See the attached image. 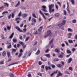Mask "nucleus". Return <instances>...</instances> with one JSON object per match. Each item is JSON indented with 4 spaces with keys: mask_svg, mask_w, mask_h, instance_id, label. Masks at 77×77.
<instances>
[{
    "mask_svg": "<svg viewBox=\"0 0 77 77\" xmlns=\"http://www.w3.org/2000/svg\"><path fill=\"white\" fill-rule=\"evenodd\" d=\"M62 26L61 24L59 23L56 26V28L57 29H59Z\"/></svg>",
    "mask_w": 77,
    "mask_h": 77,
    "instance_id": "0eeeda50",
    "label": "nucleus"
},
{
    "mask_svg": "<svg viewBox=\"0 0 77 77\" xmlns=\"http://www.w3.org/2000/svg\"><path fill=\"white\" fill-rule=\"evenodd\" d=\"M7 54L8 57L11 56V53H10V52H9L8 51H7Z\"/></svg>",
    "mask_w": 77,
    "mask_h": 77,
    "instance_id": "dca6fc26",
    "label": "nucleus"
},
{
    "mask_svg": "<svg viewBox=\"0 0 77 77\" xmlns=\"http://www.w3.org/2000/svg\"><path fill=\"white\" fill-rule=\"evenodd\" d=\"M38 75H40V76H42V73H38Z\"/></svg>",
    "mask_w": 77,
    "mask_h": 77,
    "instance_id": "69168bd1",
    "label": "nucleus"
},
{
    "mask_svg": "<svg viewBox=\"0 0 77 77\" xmlns=\"http://www.w3.org/2000/svg\"><path fill=\"white\" fill-rule=\"evenodd\" d=\"M55 73V72H54L52 73V74H51V76H53L54 74Z\"/></svg>",
    "mask_w": 77,
    "mask_h": 77,
    "instance_id": "052dcab7",
    "label": "nucleus"
},
{
    "mask_svg": "<svg viewBox=\"0 0 77 77\" xmlns=\"http://www.w3.org/2000/svg\"><path fill=\"white\" fill-rule=\"evenodd\" d=\"M4 63V62L3 61H0V65H3Z\"/></svg>",
    "mask_w": 77,
    "mask_h": 77,
    "instance_id": "a18cd8bd",
    "label": "nucleus"
},
{
    "mask_svg": "<svg viewBox=\"0 0 77 77\" xmlns=\"http://www.w3.org/2000/svg\"><path fill=\"white\" fill-rule=\"evenodd\" d=\"M69 69L70 70H71V71H72V67H69Z\"/></svg>",
    "mask_w": 77,
    "mask_h": 77,
    "instance_id": "de8ad7c7",
    "label": "nucleus"
},
{
    "mask_svg": "<svg viewBox=\"0 0 77 77\" xmlns=\"http://www.w3.org/2000/svg\"><path fill=\"white\" fill-rule=\"evenodd\" d=\"M13 41L15 43V42H17V39H16L14 38L13 39Z\"/></svg>",
    "mask_w": 77,
    "mask_h": 77,
    "instance_id": "c756f323",
    "label": "nucleus"
},
{
    "mask_svg": "<svg viewBox=\"0 0 77 77\" xmlns=\"http://www.w3.org/2000/svg\"><path fill=\"white\" fill-rule=\"evenodd\" d=\"M51 66H52V68H55V66L54 65H52Z\"/></svg>",
    "mask_w": 77,
    "mask_h": 77,
    "instance_id": "0e129e2a",
    "label": "nucleus"
},
{
    "mask_svg": "<svg viewBox=\"0 0 77 77\" xmlns=\"http://www.w3.org/2000/svg\"><path fill=\"white\" fill-rule=\"evenodd\" d=\"M10 76L11 77H14V75L12 73L10 74Z\"/></svg>",
    "mask_w": 77,
    "mask_h": 77,
    "instance_id": "603ef678",
    "label": "nucleus"
},
{
    "mask_svg": "<svg viewBox=\"0 0 77 77\" xmlns=\"http://www.w3.org/2000/svg\"><path fill=\"white\" fill-rule=\"evenodd\" d=\"M59 15L60 14H59V13H56L55 14V16L57 17L59 16Z\"/></svg>",
    "mask_w": 77,
    "mask_h": 77,
    "instance_id": "473e14b6",
    "label": "nucleus"
},
{
    "mask_svg": "<svg viewBox=\"0 0 77 77\" xmlns=\"http://www.w3.org/2000/svg\"><path fill=\"white\" fill-rule=\"evenodd\" d=\"M75 49L74 48L72 49V51L73 52H74V51H75Z\"/></svg>",
    "mask_w": 77,
    "mask_h": 77,
    "instance_id": "680f3d73",
    "label": "nucleus"
},
{
    "mask_svg": "<svg viewBox=\"0 0 77 77\" xmlns=\"http://www.w3.org/2000/svg\"><path fill=\"white\" fill-rule=\"evenodd\" d=\"M15 29H16L18 30V31H19V32H23V31H22L21 29H20V28H19V27H18V26H16Z\"/></svg>",
    "mask_w": 77,
    "mask_h": 77,
    "instance_id": "39448f33",
    "label": "nucleus"
},
{
    "mask_svg": "<svg viewBox=\"0 0 77 77\" xmlns=\"http://www.w3.org/2000/svg\"><path fill=\"white\" fill-rule=\"evenodd\" d=\"M54 51L55 52H56V53H59L60 52V51L59 50V49L56 48L54 50Z\"/></svg>",
    "mask_w": 77,
    "mask_h": 77,
    "instance_id": "aec40b11",
    "label": "nucleus"
},
{
    "mask_svg": "<svg viewBox=\"0 0 77 77\" xmlns=\"http://www.w3.org/2000/svg\"><path fill=\"white\" fill-rule=\"evenodd\" d=\"M40 53V51H39V50H38L37 52L35 53V54L36 55H38V54H39V53Z\"/></svg>",
    "mask_w": 77,
    "mask_h": 77,
    "instance_id": "2f4dec72",
    "label": "nucleus"
},
{
    "mask_svg": "<svg viewBox=\"0 0 77 77\" xmlns=\"http://www.w3.org/2000/svg\"><path fill=\"white\" fill-rule=\"evenodd\" d=\"M72 58H69L67 62L68 63H70L71 62V61H72Z\"/></svg>",
    "mask_w": 77,
    "mask_h": 77,
    "instance_id": "ddd939ff",
    "label": "nucleus"
},
{
    "mask_svg": "<svg viewBox=\"0 0 77 77\" xmlns=\"http://www.w3.org/2000/svg\"><path fill=\"white\" fill-rule=\"evenodd\" d=\"M29 37H26V39L25 41L26 42V41H27L29 40Z\"/></svg>",
    "mask_w": 77,
    "mask_h": 77,
    "instance_id": "37998d69",
    "label": "nucleus"
},
{
    "mask_svg": "<svg viewBox=\"0 0 77 77\" xmlns=\"http://www.w3.org/2000/svg\"><path fill=\"white\" fill-rule=\"evenodd\" d=\"M63 12H64V15H66V11L65 10H63Z\"/></svg>",
    "mask_w": 77,
    "mask_h": 77,
    "instance_id": "4c0bfd02",
    "label": "nucleus"
},
{
    "mask_svg": "<svg viewBox=\"0 0 77 77\" xmlns=\"http://www.w3.org/2000/svg\"><path fill=\"white\" fill-rule=\"evenodd\" d=\"M67 12L69 14H70L71 13V11L69 10V3L68 2H67Z\"/></svg>",
    "mask_w": 77,
    "mask_h": 77,
    "instance_id": "7ed1b4c3",
    "label": "nucleus"
},
{
    "mask_svg": "<svg viewBox=\"0 0 77 77\" xmlns=\"http://www.w3.org/2000/svg\"><path fill=\"white\" fill-rule=\"evenodd\" d=\"M14 33L13 32L12 33V34H11V35L10 36L9 38L10 39H12V38H13V36H14Z\"/></svg>",
    "mask_w": 77,
    "mask_h": 77,
    "instance_id": "6ab92c4d",
    "label": "nucleus"
},
{
    "mask_svg": "<svg viewBox=\"0 0 77 77\" xmlns=\"http://www.w3.org/2000/svg\"><path fill=\"white\" fill-rule=\"evenodd\" d=\"M45 69L46 71H48V70L49 69V70H51V68L49 66H45Z\"/></svg>",
    "mask_w": 77,
    "mask_h": 77,
    "instance_id": "1a4fd4ad",
    "label": "nucleus"
},
{
    "mask_svg": "<svg viewBox=\"0 0 77 77\" xmlns=\"http://www.w3.org/2000/svg\"><path fill=\"white\" fill-rule=\"evenodd\" d=\"M15 29H16L18 30V31H19V32H23V31H22L21 29H20V28H19V27H18V26H16Z\"/></svg>",
    "mask_w": 77,
    "mask_h": 77,
    "instance_id": "423d86ee",
    "label": "nucleus"
},
{
    "mask_svg": "<svg viewBox=\"0 0 77 77\" xmlns=\"http://www.w3.org/2000/svg\"><path fill=\"white\" fill-rule=\"evenodd\" d=\"M38 64L39 65H42V62L41 61H40L38 62Z\"/></svg>",
    "mask_w": 77,
    "mask_h": 77,
    "instance_id": "13d9d810",
    "label": "nucleus"
},
{
    "mask_svg": "<svg viewBox=\"0 0 77 77\" xmlns=\"http://www.w3.org/2000/svg\"><path fill=\"white\" fill-rule=\"evenodd\" d=\"M21 12H20L19 13L18 16L19 17H21Z\"/></svg>",
    "mask_w": 77,
    "mask_h": 77,
    "instance_id": "3c124183",
    "label": "nucleus"
},
{
    "mask_svg": "<svg viewBox=\"0 0 77 77\" xmlns=\"http://www.w3.org/2000/svg\"><path fill=\"white\" fill-rule=\"evenodd\" d=\"M65 43L66 44V45H67V46H69V45L68 44V42L66 41L65 42Z\"/></svg>",
    "mask_w": 77,
    "mask_h": 77,
    "instance_id": "79ce46f5",
    "label": "nucleus"
},
{
    "mask_svg": "<svg viewBox=\"0 0 77 77\" xmlns=\"http://www.w3.org/2000/svg\"><path fill=\"white\" fill-rule=\"evenodd\" d=\"M19 43H20V44H21V45H22L23 48H25L26 47V45H24V43H23V42H19Z\"/></svg>",
    "mask_w": 77,
    "mask_h": 77,
    "instance_id": "6e6552de",
    "label": "nucleus"
},
{
    "mask_svg": "<svg viewBox=\"0 0 77 77\" xmlns=\"http://www.w3.org/2000/svg\"><path fill=\"white\" fill-rule=\"evenodd\" d=\"M44 14L45 15H46L47 16H48V17H49V16H50L49 13H44Z\"/></svg>",
    "mask_w": 77,
    "mask_h": 77,
    "instance_id": "8fccbe9b",
    "label": "nucleus"
},
{
    "mask_svg": "<svg viewBox=\"0 0 77 77\" xmlns=\"http://www.w3.org/2000/svg\"><path fill=\"white\" fill-rule=\"evenodd\" d=\"M31 21L32 22H34V23H35L36 22V19H35L34 18H32Z\"/></svg>",
    "mask_w": 77,
    "mask_h": 77,
    "instance_id": "2eb2a0df",
    "label": "nucleus"
},
{
    "mask_svg": "<svg viewBox=\"0 0 77 77\" xmlns=\"http://www.w3.org/2000/svg\"><path fill=\"white\" fill-rule=\"evenodd\" d=\"M8 44H9L10 45L7 47V48H11V43H8Z\"/></svg>",
    "mask_w": 77,
    "mask_h": 77,
    "instance_id": "b1692460",
    "label": "nucleus"
},
{
    "mask_svg": "<svg viewBox=\"0 0 77 77\" xmlns=\"http://www.w3.org/2000/svg\"><path fill=\"white\" fill-rule=\"evenodd\" d=\"M32 15L33 17L34 18H36L37 17L36 16V15H35V14L33 13L32 14Z\"/></svg>",
    "mask_w": 77,
    "mask_h": 77,
    "instance_id": "58836bf2",
    "label": "nucleus"
},
{
    "mask_svg": "<svg viewBox=\"0 0 77 77\" xmlns=\"http://www.w3.org/2000/svg\"><path fill=\"white\" fill-rule=\"evenodd\" d=\"M28 15L27 14H22V16L23 18H26V17H27Z\"/></svg>",
    "mask_w": 77,
    "mask_h": 77,
    "instance_id": "9b49d317",
    "label": "nucleus"
},
{
    "mask_svg": "<svg viewBox=\"0 0 77 77\" xmlns=\"http://www.w3.org/2000/svg\"><path fill=\"white\" fill-rule=\"evenodd\" d=\"M4 5H5V6H6L7 7H9V4H8V3H5Z\"/></svg>",
    "mask_w": 77,
    "mask_h": 77,
    "instance_id": "c85d7f7f",
    "label": "nucleus"
},
{
    "mask_svg": "<svg viewBox=\"0 0 77 77\" xmlns=\"http://www.w3.org/2000/svg\"><path fill=\"white\" fill-rule=\"evenodd\" d=\"M57 3L59 5L60 7V6H61V3H60V2H58Z\"/></svg>",
    "mask_w": 77,
    "mask_h": 77,
    "instance_id": "864d4df0",
    "label": "nucleus"
},
{
    "mask_svg": "<svg viewBox=\"0 0 77 77\" xmlns=\"http://www.w3.org/2000/svg\"><path fill=\"white\" fill-rule=\"evenodd\" d=\"M42 29H43V27L41 26L38 29V32H39V34H41V31H42Z\"/></svg>",
    "mask_w": 77,
    "mask_h": 77,
    "instance_id": "20e7f679",
    "label": "nucleus"
},
{
    "mask_svg": "<svg viewBox=\"0 0 77 77\" xmlns=\"http://www.w3.org/2000/svg\"><path fill=\"white\" fill-rule=\"evenodd\" d=\"M1 35L2 39H5V37H4V35H3V34H1Z\"/></svg>",
    "mask_w": 77,
    "mask_h": 77,
    "instance_id": "7c9ffc66",
    "label": "nucleus"
},
{
    "mask_svg": "<svg viewBox=\"0 0 77 77\" xmlns=\"http://www.w3.org/2000/svg\"><path fill=\"white\" fill-rule=\"evenodd\" d=\"M72 35V34L71 33H69L68 34V38H71V36Z\"/></svg>",
    "mask_w": 77,
    "mask_h": 77,
    "instance_id": "4be33fe9",
    "label": "nucleus"
},
{
    "mask_svg": "<svg viewBox=\"0 0 77 77\" xmlns=\"http://www.w3.org/2000/svg\"><path fill=\"white\" fill-rule=\"evenodd\" d=\"M42 9H47V7L45 5H42Z\"/></svg>",
    "mask_w": 77,
    "mask_h": 77,
    "instance_id": "e433bc0d",
    "label": "nucleus"
},
{
    "mask_svg": "<svg viewBox=\"0 0 77 77\" xmlns=\"http://www.w3.org/2000/svg\"><path fill=\"white\" fill-rule=\"evenodd\" d=\"M57 66L58 68H61V67H62V65H61V64H58Z\"/></svg>",
    "mask_w": 77,
    "mask_h": 77,
    "instance_id": "c03bdc74",
    "label": "nucleus"
},
{
    "mask_svg": "<svg viewBox=\"0 0 77 77\" xmlns=\"http://www.w3.org/2000/svg\"><path fill=\"white\" fill-rule=\"evenodd\" d=\"M58 57H60V58H63V55H60L58 56Z\"/></svg>",
    "mask_w": 77,
    "mask_h": 77,
    "instance_id": "bf43d9fd",
    "label": "nucleus"
},
{
    "mask_svg": "<svg viewBox=\"0 0 77 77\" xmlns=\"http://www.w3.org/2000/svg\"><path fill=\"white\" fill-rule=\"evenodd\" d=\"M18 20H21V19L20 17H17L16 19L15 20L17 21Z\"/></svg>",
    "mask_w": 77,
    "mask_h": 77,
    "instance_id": "49530a36",
    "label": "nucleus"
},
{
    "mask_svg": "<svg viewBox=\"0 0 77 77\" xmlns=\"http://www.w3.org/2000/svg\"><path fill=\"white\" fill-rule=\"evenodd\" d=\"M45 56L48 58H50L51 57L50 54H46Z\"/></svg>",
    "mask_w": 77,
    "mask_h": 77,
    "instance_id": "a211bd4d",
    "label": "nucleus"
},
{
    "mask_svg": "<svg viewBox=\"0 0 77 77\" xmlns=\"http://www.w3.org/2000/svg\"><path fill=\"white\" fill-rule=\"evenodd\" d=\"M53 7H54V5L53 4L49 5V10H50V11L51 10V9H52V8H53Z\"/></svg>",
    "mask_w": 77,
    "mask_h": 77,
    "instance_id": "9d476101",
    "label": "nucleus"
},
{
    "mask_svg": "<svg viewBox=\"0 0 77 77\" xmlns=\"http://www.w3.org/2000/svg\"><path fill=\"white\" fill-rule=\"evenodd\" d=\"M17 47L18 48L19 47H20V44L18 43L17 45Z\"/></svg>",
    "mask_w": 77,
    "mask_h": 77,
    "instance_id": "338daca9",
    "label": "nucleus"
},
{
    "mask_svg": "<svg viewBox=\"0 0 77 77\" xmlns=\"http://www.w3.org/2000/svg\"><path fill=\"white\" fill-rule=\"evenodd\" d=\"M23 30L24 31V32H26L27 31V29L26 28H24L23 29Z\"/></svg>",
    "mask_w": 77,
    "mask_h": 77,
    "instance_id": "5fc2aeb1",
    "label": "nucleus"
},
{
    "mask_svg": "<svg viewBox=\"0 0 77 77\" xmlns=\"http://www.w3.org/2000/svg\"><path fill=\"white\" fill-rule=\"evenodd\" d=\"M45 66V65H42V68H43V69H44V67Z\"/></svg>",
    "mask_w": 77,
    "mask_h": 77,
    "instance_id": "e2e57ef3",
    "label": "nucleus"
},
{
    "mask_svg": "<svg viewBox=\"0 0 77 77\" xmlns=\"http://www.w3.org/2000/svg\"><path fill=\"white\" fill-rule=\"evenodd\" d=\"M20 1H18V3L15 6V7L16 8V7H17V6H20Z\"/></svg>",
    "mask_w": 77,
    "mask_h": 77,
    "instance_id": "f3484780",
    "label": "nucleus"
},
{
    "mask_svg": "<svg viewBox=\"0 0 77 77\" xmlns=\"http://www.w3.org/2000/svg\"><path fill=\"white\" fill-rule=\"evenodd\" d=\"M55 8L56 9H57V10H58V9H59V7H58V5H57L56 4L55 5Z\"/></svg>",
    "mask_w": 77,
    "mask_h": 77,
    "instance_id": "a19ab883",
    "label": "nucleus"
},
{
    "mask_svg": "<svg viewBox=\"0 0 77 77\" xmlns=\"http://www.w3.org/2000/svg\"><path fill=\"white\" fill-rule=\"evenodd\" d=\"M39 12L40 13V14L43 16V18H44V19H45V20H46V17H45V16H44V14L42 12V11H41V10H39Z\"/></svg>",
    "mask_w": 77,
    "mask_h": 77,
    "instance_id": "f03ea898",
    "label": "nucleus"
},
{
    "mask_svg": "<svg viewBox=\"0 0 77 77\" xmlns=\"http://www.w3.org/2000/svg\"><path fill=\"white\" fill-rule=\"evenodd\" d=\"M15 64H18V63H14L12 64H11L10 65H9L8 66H11V65H15Z\"/></svg>",
    "mask_w": 77,
    "mask_h": 77,
    "instance_id": "cd10ccee",
    "label": "nucleus"
},
{
    "mask_svg": "<svg viewBox=\"0 0 77 77\" xmlns=\"http://www.w3.org/2000/svg\"><path fill=\"white\" fill-rule=\"evenodd\" d=\"M67 30L68 31L70 32H71L72 31V29L70 28H68Z\"/></svg>",
    "mask_w": 77,
    "mask_h": 77,
    "instance_id": "f704fd0d",
    "label": "nucleus"
},
{
    "mask_svg": "<svg viewBox=\"0 0 77 77\" xmlns=\"http://www.w3.org/2000/svg\"><path fill=\"white\" fill-rule=\"evenodd\" d=\"M68 41L70 44H71V43H73V41H72V40H68Z\"/></svg>",
    "mask_w": 77,
    "mask_h": 77,
    "instance_id": "bb28decb",
    "label": "nucleus"
},
{
    "mask_svg": "<svg viewBox=\"0 0 77 77\" xmlns=\"http://www.w3.org/2000/svg\"><path fill=\"white\" fill-rule=\"evenodd\" d=\"M62 73H61L60 71L58 72V74H57V77H59V76H62Z\"/></svg>",
    "mask_w": 77,
    "mask_h": 77,
    "instance_id": "4468645a",
    "label": "nucleus"
},
{
    "mask_svg": "<svg viewBox=\"0 0 77 77\" xmlns=\"http://www.w3.org/2000/svg\"><path fill=\"white\" fill-rule=\"evenodd\" d=\"M31 76V74H29L28 75V77H30Z\"/></svg>",
    "mask_w": 77,
    "mask_h": 77,
    "instance_id": "774afa93",
    "label": "nucleus"
},
{
    "mask_svg": "<svg viewBox=\"0 0 77 77\" xmlns=\"http://www.w3.org/2000/svg\"><path fill=\"white\" fill-rule=\"evenodd\" d=\"M16 50H17V49H12V51H14V52H16Z\"/></svg>",
    "mask_w": 77,
    "mask_h": 77,
    "instance_id": "6e6d98bb",
    "label": "nucleus"
},
{
    "mask_svg": "<svg viewBox=\"0 0 77 77\" xmlns=\"http://www.w3.org/2000/svg\"><path fill=\"white\" fill-rule=\"evenodd\" d=\"M52 35H53V34L52 33H51V31L50 30H48L47 32V35L45 36V38L48 37V36H52Z\"/></svg>",
    "mask_w": 77,
    "mask_h": 77,
    "instance_id": "f257e3e1",
    "label": "nucleus"
},
{
    "mask_svg": "<svg viewBox=\"0 0 77 77\" xmlns=\"http://www.w3.org/2000/svg\"><path fill=\"white\" fill-rule=\"evenodd\" d=\"M66 23V21L65 20H63L62 23H61V25L62 26H64L65 24V23Z\"/></svg>",
    "mask_w": 77,
    "mask_h": 77,
    "instance_id": "f8f14e48",
    "label": "nucleus"
},
{
    "mask_svg": "<svg viewBox=\"0 0 77 77\" xmlns=\"http://www.w3.org/2000/svg\"><path fill=\"white\" fill-rule=\"evenodd\" d=\"M66 51H67V53H68V54L71 53V51L69 50H67Z\"/></svg>",
    "mask_w": 77,
    "mask_h": 77,
    "instance_id": "72a5a7b5",
    "label": "nucleus"
},
{
    "mask_svg": "<svg viewBox=\"0 0 77 77\" xmlns=\"http://www.w3.org/2000/svg\"><path fill=\"white\" fill-rule=\"evenodd\" d=\"M6 51H4L3 53L2 54V55L4 57H5L6 56Z\"/></svg>",
    "mask_w": 77,
    "mask_h": 77,
    "instance_id": "412c9836",
    "label": "nucleus"
},
{
    "mask_svg": "<svg viewBox=\"0 0 77 77\" xmlns=\"http://www.w3.org/2000/svg\"><path fill=\"white\" fill-rule=\"evenodd\" d=\"M58 60H59V59H58V58H55L54 59V61H58Z\"/></svg>",
    "mask_w": 77,
    "mask_h": 77,
    "instance_id": "4d7b16f0",
    "label": "nucleus"
},
{
    "mask_svg": "<svg viewBox=\"0 0 77 77\" xmlns=\"http://www.w3.org/2000/svg\"><path fill=\"white\" fill-rule=\"evenodd\" d=\"M22 55V53H19V55H18V57H20Z\"/></svg>",
    "mask_w": 77,
    "mask_h": 77,
    "instance_id": "09e8293b",
    "label": "nucleus"
},
{
    "mask_svg": "<svg viewBox=\"0 0 77 77\" xmlns=\"http://www.w3.org/2000/svg\"><path fill=\"white\" fill-rule=\"evenodd\" d=\"M72 23H77V20H76L74 19L72 20Z\"/></svg>",
    "mask_w": 77,
    "mask_h": 77,
    "instance_id": "393cba45",
    "label": "nucleus"
},
{
    "mask_svg": "<svg viewBox=\"0 0 77 77\" xmlns=\"http://www.w3.org/2000/svg\"><path fill=\"white\" fill-rule=\"evenodd\" d=\"M42 11L45 12H47V10L46 9V8L42 9Z\"/></svg>",
    "mask_w": 77,
    "mask_h": 77,
    "instance_id": "5701e85b",
    "label": "nucleus"
},
{
    "mask_svg": "<svg viewBox=\"0 0 77 77\" xmlns=\"http://www.w3.org/2000/svg\"><path fill=\"white\" fill-rule=\"evenodd\" d=\"M54 9H51V10H49V12L50 13H51V12H54Z\"/></svg>",
    "mask_w": 77,
    "mask_h": 77,
    "instance_id": "c9c22d12",
    "label": "nucleus"
},
{
    "mask_svg": "<svg viewBox=\"0 0 77 77\" xmlns=\"http://www.w3.org/2000/svg\"><path fill=\"white\" fill-rule=\"evenodd\" d=\"M70 1L71 2L72 5H74V0H71Z\"/></svg>",
    "mask_w": 77,
    "mask_h": 77,
    "instance_id": "ea45409f",
    "label": "nucleus"
},
{
    "mask_svg": "<svg viewBox=\"0 0 77 77\" xmlns=\"http://www.w3.org/2000/svg\"><path fill=\"white\" fill-rule=\"evenodd\" d=\"M5 14H8V11H5L3 12L2 13V15H5Z\"/></svg>",
    "mask_w": 77,
    "mask_h": 77,
    "instance_id": "a878e982",
    "label": "nucleus"
}]
</instances>
